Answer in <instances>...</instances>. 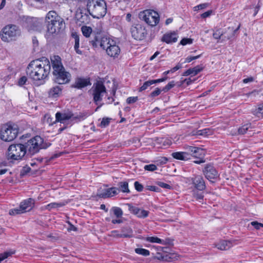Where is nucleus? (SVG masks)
Instances as JSON below:
<instances>
[{
    "label": "nucleus",
    "instance_id": "7",
    "mask_svg": "<svg viewBox=\"0 0 263 263\" xmlns=\"http://www.w3.org/2000/svg\"><path fill=\"white\" fill-rule=\"evenodd\" d=\"M26 155L25 147L24 144H12L8 149V159L21 160Z\"/></svg>",
    "mask_w": 263,
    "mask_h": 263
},
{
    "label": "nucleus",
    "instance_id": "40",
    "mask_svg": "<svg viewBox=\"0 0 263 263\" xmlns=\"http://www.w3.org/2000/svg\"><path fill=\"white\" fill-rule=\"evenodd\" d=\"M114 214L117 217H121L123 215V212L121 208L118 207H113L111 210Z\"/></svg>",
    "mask_w": 263,
    "mask_h": 263
},
{
    "label": "nucleus",
    "instance_id": "30",
    "mask_svg": "<svg viewBox=\"0 0 263 263\" xmlns=\"http://www.w3.org/2000/svg\"><path fill=\"white\" fill-rule=\"evenodd\" d=\"M118 193L122 192L124 193H129L130 191L128 189V183L126 181H122L118 183Z\"/></svg>",
    "mask_w": 263,
    "mask_h": 263
},
{
    "label": "nucleus",
    "instance_id": "2",
    "mask_svg": "<svg viewBox=\"0 0 263 263\" xmlns=\"http://www.w3.org/2000/svg\"><path fill=\"white\" fill-rule=\"evenodd\" d=\"M50 60L55 82L59 84L69 83L71 79V74L65 70L61 58L59 55H53L50 58Z\"/></svg>",
    "mask_w": 263,
    "mask_h": 263
},
{
    "label": "nucleus",
    "instance_id": "32",
    "mask_svg": "<svg viewBox=\"0 0 263 263\" xmlns=\"http://www.w3.org/2000/svg\"><path fill=\"white\" fill-rule=\"evenodd\" d=\"M185 149L187 151L186 152H188L190 156H193V157H196V154L199 152V151H201V149L197 147L192 146H186L185 147Z\"/></svg>",
    "mask_w": 263,
    "mask_h": 263
},
{
    "label": "nucleus",
    "instance_id": "57",
    "mask_svg": "<svg viewBox=\"0 0 263 263\" xmlns=\"http://www.w3.org/2000/svg\"><path fill=\"white\" fill-rule=\"evenodd\" d=\"M248 127L246 125H244L242 126L241 127L239 128L238 129V133L240 134H245L247 130H248Z\"/></svg>",
    "mask_w": 263,
    "mask_h": 263
},
{
    "label": "nucleus",
    "instance_id": "27",
    "mask_svg": "<svg viewBox=\"0 0 263 263\" xmlns=\"http://www.w3.org/2000/svg\"><path fill=\"white\" fill-rule=\"evenodd\" d=\"M215 246L219 250H226L232 247V243L230 241L223 240L215 244Z\"/></svg>",
    "mask_w": 263,
    "mask_h": 263
},
{
    "label": "nucleus",
    "instance_id": "8",
    "mask_svg": "<svg viewBox=\"0 0 263 263\" xmlns=\"http://www.w3.org/2000/svg\"><path fill=\"white\" fill-rule=\"evenodd\" d=\"M139 16L140 18L152 26H155L159 22V15L153 10H144L140 13Z\"/></svg>",
    "mask_w": 263,
    "mask_h": 263
},
{
    "label": "nucleus",
    "instance_id": "10",
    "mask_svg": "<svg viewBox=\"0 0 263 263\" xmlns=\"http://www.w3.org/2000/svg\"><path fill=\"white\" fill-rule=\"evenodd\" d=\"M132 36L137 40H143L147 35L145 28L141 24H136L130 28Z\"/></svg>",
    "mask_w": 263,
    "mask_h": 263
},
{
    "label": "nucleus",
    "instance_id": "56",
    "mask_svg": "<svg viewBox=\"0 0 263 263\" xmlns=\"http://www.w3.org/2000/svg\"><path fill=\"white\" fill-rule=\"evenodd\" d=\"M157 184L159 186L163 187L164 189H170L171 188V186L169 184H166L164 182H158Z\"/></svg>",
    "mask_w": 263,
    "mask_h": 263
},
{
    "label": "nucleus",
    "instance_id": "11",
    "mask_svg": "<svg viewBox=\"0 0 263 263\" xmlns=\"http://www.w3.org/2000/svg\"><path fill=\"white\" fill-rule=\"evenodd\" d=\"M58 21H54L55 23L51 25H47V33L46 37L48 38L50 34L59 31L64 26L63 19L61 17H57Z\"/></svg>",
    "mask_w": 263,
    "mask_h": 263
},
{
    "label": "nucleus",
    "instance_id": "64",
    "mask_svg": "<svg viewBox=\"0 0 263 263\" xmlns=\"http://www.w3.org/2000/svg\"><path fill=\"white\" fill-rule=\"evenodd\" d=\"M111 222L114 224L121 223L122 222V220L121 219H112Z\"/></svg>",
    "mask_w": 263,
    "mask_h": 263
},
{
    "label": "nucleus",
    "instance_id": "12",
    "mask_svg": "<svg viewBox=\"0 0 263 263\" xmlns=\"http://www.w3.org/2000/svg\"><path fill=\"white\" fill-rule=\"evenodd\" d=\"M239 26H238V27L235 30L229 27L228 30L231 33L230 34H228L227 36L224 35V36L223 35L226 33V32H223L220 29H216L213 33V36L214 39L217 40H220L221 39V37L222 41L229 40L235 35V32L239 29Z\"/></svg>",
    "mask_w": 263,
    "mask_h": 263
},
{
    "label": "nucleus",
    "instance_id": "35",
    "mask_svg": "<svg viewBox=\"0 0 263 263\" xmlns=\"http://www.w3.org/2000/svg\"><path fill=\"white\" fill-rule=\"evenodd\" d=\"M145 240L152 243H157L163 245L166 244V242L164 240L155 236L147 237L145 238Z\"/></svg>",
    "mask_w": 263,
    "mask_h": 263
},
{
    "label": "nucleus",
    "instance_id": "3",
    "mask_svg": "<svg viewBox=\"0 0 263 263\" xmlns=\"http://www.w3.org/2000/svg\"><path fill=\"white\" fill-rule=\"evenodd\" d=\"M87 10L93 17L100 18L103 17L107 12V6L104 0H88Z\"/></svg>",
    "mask_w": 263,
    "mask_h": 263
},
{
    "label": "nucleus",
    "instance_id": "21",
    "mask_svg": "<svg viewBox=\"0 0 263 263\" xmlns=\"http://www.w3.org/2000/svg\"><path fill=\"white\" fill-rule=\"evenodd\" d=\"M63 87L60 86H54L48 91V96L50 98H57L59 97L62 93Z\"/></svg>",
    "mask_w": 263,
    "mask_h": 263
},
{
    "label": "nucleus",
    "instance_id": "23",
    "mask_svg": "<svg viewBox=\"0 0 263 263\" xmlns=\"http://www.w3.org/2000/svg\"><path fill=\"white\" fill-rule=\"evenodd\" d=\"M43 23L42 19L33 18L31 21L30 28L33 30L40 31L43 28Z\"/></svg>",
    "mask_w": 263,
    "mask_h": 263
},
{
    "label": "nucleus",
    "instance_id": "48",
    "mask_svg": "<svg viewBox=\"0 0 263 263\" xmlns=\"http://www.w3.org/2000/svg\"><path fill=\"white\" fill-rule=\"evenodd\" d=\"M135 189L138 192H142L143 190V186L140 184L138 181H135L134 183Z\"/></svg>",
    "mask_w": 263,
    "mask_h": 263
},
{
    "label": "nucleus",
    "instance_id": "53",
    "mask_svg": "<svg viewBox=\"0 0 263 263\" xmlns=\"http://www.w3.org/2000/svg\"><path fill=\"white\" fill-rule=\"evenodd\" d=\"M27 80V78L25 76L22 77L18 81V85L20 86H23L24 85Z\"/></svg>",
    "mask_w": 263,
    "mask_h": 263
},
{
    "label": "nucleus",
    "instance_id": "6",
    "mask_svg": "<svg viewBox=\"0 0 263 263\" xmlns=\"http://www.w3.org/2000/svg\"><path fill=\"white\" fill-rule=\"evenodd\" d=\"M18 27L15 25H8L4 27L1 31L2 40L4 42H10L15 40L20 35Z\"/></svg>",
    "mask_w": 263,
    "mask_h": 263
},
{
    "label": "nucleus",
    "instance_id": "18",
    "mask_svg": "<svg viewBox=\"0 0 263 263\" xmlns=\"http://www.w3.org/2000/svg\"><path fill=\"white\" fill-rule=\"evenodd\" d=\"M20 204L23 212L25 213L32 209L34 205V200L32 198H29L21 202Z\"/></svg>",
    "mask_w": 263,
    "mask_h": 263
},
{
    "label": "nucleus",
    "instance_id": "45",
    "mask_svg": "<svg viewBox=\"0 0 263 263\" xmlns=\"http://www.w3.org/2000/svg\"><path fill=\"white\" fill-rule=\"evenodd\" d=\"M162 89H160L159 88L157 87L149 95V97L152 98H154L157 96H158L161 92Z\"/></svg>",
    "mask_w": 263,
    "mask_h": 263
},
{
    "label": "nucleus",
    "instance_id": "51",
    "mask_svg": "<svg viewBox=\"0 0 263 263\" xmlns=\"http://www.w3.org/2000/svg\"><path fill=\"white\" fill-rule=\"evenodd\" d=\"M138 100V97H128L126 100V102L128 104H132L137 101Z\"/></svg>",
    "mask_w": 263,
    "mask_h": 263
},
{
    "label": "nucleus",
    "instance_id": "36",
    "mask_svg": "<svg viewBox=\"0 0 263 263\" xmlns=\"http://www.w3.org/2000/svg\"><path fill=\"white\" fill-rule=\"evenodd\" d=\"M65 205L64 202H52L45 206V209L49 211L53 209H58L60 207H62Z\"/></svg>",
    "mask_w": 263,
    "mask_h": 263
},
{
    "label": "nucleus",
    "instance_id": "63",
    "mask_svg": "<svg viewBox=\"0 0 263 263\" xmlns=\"http://www.w3.org/2000/svg\"><path fill=\"white\" fill-rule=\"evenodd\" d=\"M77 230V228L71 224H70V227L68 228V231H76Z\"/></svg>",
    "mask_w": 263,
    "mask_h": 263
},
{
    "label": "nucleus",
    "instance_id": "49",
    "mask_svg": "<svg viewBox=\"0 0 263 263\" xmlns=\"http://www.w3.org/2000/svg\"><path fill=\"white\" fill-rule=\"evenodd\" d=\"M109 122H110V119L103 118L102 121L101 122V126L102 127H105L109 125Z\"/></svg>",
    "mask_w": 263,
    "mask_h": 263
},
{
    "label": "nucleus",
    "instance_id": "25",
    "mask_svg": "<svg viewBox=\"0 0 263 263\" xmlns=\"http://www.w3.org/2000/svg\"><path fill=\"white\" fill-rule=\"evenodd\" d=\"M172 156L174 158L180 160L185 161L190 159V154L188 152H174L172 154Z\"/></svg>",
    "mask_w": 263,
    "mask_h": 263
},
{
    "label": "nucleus",
    "instance_id": "31",
    "mask_svg": "<svg viewBox=\"0 0 263 263\" xmlns=\"http://www.w3.org/2000/svg\"><path fill=\"white\" fill-rule=\"evenodd\" d=\"M111 41H114L107 37L106 36H102V40H101L100 42V47L106 50V49L109 47Z\"/></svg>",
    "mask_w": 263,
    "mask_h": 263
},
{
    "label": "nucleus",
    "instance_id": "17",
    "mask_svg": "<svg viewBox=\"0 0 263 263\" xmlns=\"http://www.w3.org/2000/svg\"><path fill=\"white\" fill-rule=\"evenodd\" d=\"M106 52L109 56L116 58L120 53V49L115 41H111L109 47L106 49Z\"/></svg>",
    "mask_w": 263,
    "mask_h": 263
},
{
    "label": "nucleus",
    "instance_id": "59",
    "mask_svg": "<svg viewBox=\"0 0 263 263\" xmlns=\"http://www.w3.org/2000/svg\"><path fill=\"white\" fill-rule=\"evenodd\" d=\"M182 67V65L180 63H178L175 67L172 68L170 71L172 73L175 72L178 69H180Z\"/></svg>",
    "mask_w": 263,
    "mask_h": 263
},
{
    "label": "nucleus",
    "instance_id": "13",
    "mask_svg": "<svg viewBox=\"0 0 263 263\" xmlns=\"http://www.w3.org/2000/svg\"><path fill=\"white\" fill-rule=\"evenodd\" d=\"M118 194V190L116 187H112L107 189L100 188L98 190L97 196L102 198L112 197Z\"/></svg>",
    "mask_w": 263,
    "mask_h": 263
},
{
    "label": "nucleus",
    "instance_id": "29",
    "mask_svg": "<svg viewBox=\"0 0 263 263\" xmlns=\"http://www.w3.org/2000/svg\"><path fill=\"white\" fill-rule=\"evenodd\" d=\"M102 36L100 33H97L93 35V38L90 40L89 42L91 43L93 47H97L100 46L101 40H102Z\"/></svg>",
    "mask_w": 263,
    "mask_h": 263
},
{
    "label": "nucleus",
    "instance_id": "28",
    "mask_svg": "<svg viewBox=\"0 0 263 263\" xmlns=\"http://www.w3.org/2000/svg\"><path fill=\"white\" fill-rule=\"evenodd\" d=\"M203 69V67L200 65H198L197 66L194 67L192 68H190L184 72L183 76H187L191 74H193V76L196 75L199 72L202 71Z\"/></svg>",
    "mask_w": 263,
    "mask_h": 263
},
{
    "label": "nucleus",
    "instance_id": "22",
    "mask_svg": "<svg viewBox=\"0 0 263 263\" xmlns=\"http://www.w3.org/2000/svg\"><path fill=\"white\" fill-rule=\"evenodd\" d=\"M72 116V114L70 112L63 113L58 112L55 114V121L64 123L66 120L71 118Z\"/></svg>",
    "mask_w": 263,
    "mask_h": 263
},
{
    "label": "nucleus",
    "instance_id": "37",
    "mask_svg": "<svg viewBox=\"0 0 263 263\" xmlns=\"http://www.w3.org/2000/svg\"><path fill=\"white\" fill-rule=\"evenodd\" d=\"M252 114L258 118H263V105L260 104L257 108L252 111Z\"/></svg>",
    "mask_w": 263,
    "mask_h": 263
},
{
    "label": "nucleus",
    "instance_id": "41",
    "mask_svg": "<svg viewBox=\"0 0 263 263\" xmlns=\"http://www.w3.org/2000/svg\"><path fill=\"white\" fill-rule=\"evenodd\" d=\"M135 252L144 256H148L150 254L148 250L142 248H136L135 249Z\"/></svg>",
    "mask_w": 263,
    "mask_h": 263
},
{
    "label": "nucleus",
    "instance_id": "47",
    "mask_svg": "<svg viewBox=\"0 0 263 263\" xmlns=\"http://www.w3.org/2000/svg\"><path fill=\"white\" fill-rule=\"evenodd\" d=\"M144 168L146 171L153 172L156 170L157 169V167L155 164H151L145 165Z\"/></svg>",
    "mask_w": 263,
    "mask_h": 263
},
{
    "label": "nucleus",
    "instance_id": "39",
    "mask_svg": "<svg viewBox=\"0 0 263 263\" xmlns=\"http://www.w3.org/2000/svg\"><path fill=\"white\" fill-rule=\"evenodd\" d=\"M83 34L86 37H89L92 32V29L90 27L83 26L81 28Z\"/></svg>",
    "mask_w": 263,
    "mask_h": 263
},
{
    "label": "nucleus",
    "instance_id": "20",
    "mask_svg": "<svg viewBox=\"0 0 263 263\" xmlns=\"http://www.w3.org/2000/svg\"><path fill=\"white\" fill-rule=\"evenodd\" d=\"M90 85L91 83L89 78L84 79L78 78L76 79L74 84L73 85V87L80 89Z\"/></svg>",
    "mask_w": 263,
    "mask_h": 263
},
{
    "label": "nucleus",
    "instance_id": "62",
    "mask_svg": "<svg viewBox=\"0 0 263 263\" xmlns=\"http://www.w3.org/2000/svg\"><path fill=\"white\" fill-rule=\"evenodd\" d=\"M147 189L152 191H157L158 188L155 186L150 185L147 186Z\"/></svg>",
    "mask_w": 263,
    "mask_h": 263
},
{
    "label": "nucleus",
    "instance_id": "44",
    "mask_svg": "<svg viewBox=\"0 0 263 263\" xmlns=\"http://www.w3.org/2000/svg\"><path fill=\"white\" fill-rule=\"evenodd\" d=\"M153 85L151 80L145 82L139 88V91L141 92L146 90L149 86Z\"/></svg>",
    "mask_w": 263,
    "mask_h": 263
},
{
    "label": "nucleus",
    "instance_id": "15",
    "mask_svg": "<svg viewBox=\"0 0 263 263\" xmlns=\"http://www.w3.org/2000/svg\"><path fill=\"white\" fill-rule=\"evenodd\" d=\"M191 180L195 189L199 191H203L205 189L206 185L202 176L195 175L191 178Z\"/></svg>",
    "mask_w": 263,
    "mask_h": 263
},
{
    "label": "nucleus",
    "instance_id": "50",
    "mask_svg": "<svg viewBox=\"0 0 263 263\" xmlns=\"http://www.w3.org/2000/svg\"><path fill=\"white\" fill-rule=\"evenodd\" d=\"M251 224L257 230L260 229V228H263V224L257 221H252Z\"/></svg>",
    "mask_w": 263,
    "mask_h": 263
},
{
    "label": "nucleus",
    "instance_id": "4",
    "mask_svg": "<svg viewBox=\"0 0 263 263\" xmlns=\"http://www.w3.org/2000/svg\"><path fill=\"white\" fill-rule=\"evenodd\" d=\"M18 133V127L16 124L12 123H8L2 126L0 138L4 141H11L17 137Z\"/></svg>",
    "mask_w": 263,
    "mask_h": 263
},
{
    "label": "nucleus",
    "instance_id": "42",
    "mask_svg": "<svg viewBox=\"0 0 263 263\" xmlns=\"http://www.w3.org/2000/svg\"><path fill=\"white\" fill-rule=\"evenodd\" d=\"M24 213V212H23L22 208H21V204L20 205L19 208L12 209L9 211V214L11 215H15Z\"/></svg>",
    "mask_w": 263,
    "mask_h": 263
},
{
    "label": "nucleus",
    "instance_id": "52",
    "mask_svg": "<svg viewBox=\"0 0 263 263\" xmlns=\"http://www.w3.org/2000/svg\"><path fill=\"white\" fill-rule=\"evenodd\" d=\"M192 40L191 39H188V38L183 39L180 42V44L182 45H185L187 44H192Z\"/></svg>",
    "mask_w": 263,
    "mask_h": 263
},
{
    "label": "nucleus",
    "instance_id": "43",
    "mask_svg": "<svg viewBox=\"0 0 263 263\" xmlns=\"http://www.w3.org/2000/svg\"><path fill=\"white\" fill-rule=\"evenodd\" d=\"M14 253V251H7L0 254V261L7 258Z\"/></svg>",
    "mask_w": 263,
    "mask_h": 263
},
{
    "label": "nucleus",
    "instance_id": "16",
    "mask_svg": "<svg viewBox=\"0 0 263 263\" xmlns=\"http://www.w3.org/2000/svg\"><path fill=\"white\" fill-rule=\"evenodd\" d=\"M127 205L130 213L136 215L138 218H144L148 216L149 214L148 211L141 209L138 207L132 205L131 204L128 203Z\"/></svg>",
    "mask_w": 263,
    "mask_h": 263
},
{
    "label": "nucleus",
    "instance_id": "26",
    "mask_svg": "<svg viewBox=\"0 0 263 263\" xmlns=\"http://www.w3.org/2000/svg\"><path fill=\"white\" fill-rule=\"evenodd\" d=\"M133 230L128 226L123 227L121 229V233L118 234L119 238H131L133 237Z\"/></svg>",
    "mask_w": 263,
    "mask_h": 263
},
{
    "label": "nucleus",
    "instance_id": "5",
    "mask_svg": "<svg viewBox=\"0 0 263 263\" xmlns=\"http://www.w3.org/2000/svg\"><path fill=\"white\" fill-rule=\"evenodd\" d=\"M24 146L25 147L27 156H32L37 153L40 149L44 148L43 139L39 136H36L28 140Z\"/></svg>",
    "mask_w": 263,
    "mask_h": 263
},
{
    "label": "nucleus",
    "instance_id": "33",
    "mask_svg": "<svg viewBox=\"0 0 263 263\" xmlns=\"http://www.w3.org/2000/svg\"><path fill=\"white\" fill-rule=\"evenodd\" d=\"M76 18L78 23H80V25H81V24H86L88 22V16L86 14H83L82 13L77 14Z\"/></svg>",
    "mask_w": 263,
    "mask_h": 263
},
{
    "label": "nucleus",
    "instance_id": "1",
    "mask_svg": "<svg viewBox=\"0 0 263 263\" xmlns=\"http://www.w3.org/2000/svg\"><path fill=\"white\" fill-rule=\"evenodd\" d=\"M50 70V61L46 58L42 57L29 63L26 69V74L34 82L42 83L48 78Z\"/></svg>",
    "mask_w": 263,
    "mask_h": 263
},
{
    "label": "nucleus",
    "instance_id": "9",
    "mask_svg": "<svg viewBox=\"0 0 263 263\" xmlns=\"http://www.w3.org/2000/svg\"><path fill=\"white\" fill-rule=\"evenodd\" d=\"M91 90L93 100L96 105H98L99 102L102 101L104 95L106 93V88L102 82L98 81L93 84Z\"/></svg>",
    "mask_w": 263,
    "mask_h": 263
},
{
    "label": "nucleus",
    "instance_id": "38",
    "mask_svg": "<svg viewBox=\"0 0 263 263\" xmlns=\"http://www.w3.org/2000/svg\"><path fill=\"white\" fill-rule=\"evenodd\" d=\"M213 133V130L210 128H205L203 129L199 130L197 132V135H201L204 136H208L211 135Z\"/></svg>",
    "mask_w": 263,
    "mask_h": 263
},
{
    "label": "nucleus",
    "instance_id": "19",
    "mask_svg": "<svg viewBox=\"0 0 263 263\" xmlns=\"http://www.w3.org/2000/svg\"><path fill=\"white\" fill-rule=\"evenodd\" d=\"M177 34L175 32H172L164 34L161 41L167 44H171L177 42Z\"/></svg>",
    "mask_w": 263,
    "mask_h": 263
},
{
    "label": "nucleus",
    "instance_id": "34",
    "mask_svg": "<svg viewBox=\"0 0 263 263\" xmlns=\"http://www.w3.org/2000/svg\"><path fill=\"white\" fill-rule=\"evenodd\" d=\"M72 37L74 40V50H75L76 52L79 54H82V51L79 49V36L78 34L76 32L72 33Z\"/></svg>",
    "mask_w": 263,
    "mask_h": 263
},
{
    "label": "nucleus",
    "instance_id": "61",
    "mask_svg": "<svg viewBox=\"0 0 263 263\" xmlns=\"http://www.w3.org/2000/svg\"><path fill=\"white\" fill-rule=\"evenodd\" d=\"M254 81V78L252 77H249L248 78H246V79H244L243 80V82L244 83H249V82H252Z\"/></svg>",
    "mask_w": 263,
    "mask_h": 263
},
{
    "label": "nucleus",
    "instance_id": "24",
    "mask_svg": "<svg viewBox=\"0 0 263 263\" xmlns=\"http://www.w3.org/2000/svg\"><path fill=\"white\" fill-rule=\"evenodd\" d=\"M57 17H61L59 16L57 13L54 11H49L46 15L45 20L47 23V25H51L53 23H54V21H57Z\"/></svg>",
    "mask_w": 263,
    "mask_h": 263
},
{
    "label": "nucleus",
    "instance_id": "14",
    "mask_svg": "<svg viewBox=\"0 0 263 263\" xmlns=\"http://www.w3.org/2000/svg\"><path fill=\"white\" fill-rule=\"evenodd\" d=\"M203 173L206 178L211 181L212 179H215L219 176L216 168L210 164H206L205 166Z\"/></svg>",
    "mask_w": 263,
    "mask_h": 263
},
{
    "label": "nucleus",
    "instance_id": "60",
    "mask_svg": "<svg viewBox=\"0 0 263 263\" xmlns=\"http://www.w3.org/2000/svg\"><path fill=\"white\" fill-rule=\"evenodd\" d=\"M212 10H209V11L202 13L201 15V16L202 18H206L207 17H209V16H210L211 14H212Z\"/></svg>",
    "mask_w": 263,
    "mask_h": 263
},
{
    "label": "nucleus",
    "instance_id": "46",
    "mask_svg": "<svg viewBox=\"0 0 263 263\" xmlns=\"http://www.w3.org/2000/svg\"><path fill=\"white\" fill-rule=\"evenodd\" d=\"M175 85L174 81H171L169 82L165 87H164L162 90L164 92H167L171 88L174 87Z\"/></svg>",
    "mask_w": 263,
    "mask_h": 263
},
{
    "label": "nucleus",
    "instance_id": "58",
    "mask_svg": "<svg viewBox=\"0 0 263 263\" xmlns=\"http://www.w3.org/2000/svg\"><path fill=\"white\" fill-rule=\"evenodd\" d=\"M206 6H207L206 4H200V5L194 7V10L196 11L197 10L203 9L205 8L206 7Z\"/></svg>",
    "mask_w": 263,
    "mask_h": 263
},
{
    "label": "nucleus",
    "instance_id": "55",
    "mask_svg": "<svg viewBox=\"0 0 263 263\" xmlns=\"http://www.w3.org/2000/svg\"><path fill=\"white\" fill-rule=\"evenodd\" d=\"M194 197L198 200H202L203 198V195L202 193L198 192H195L194 193Z\"/></svg>",
    "mask_w": 263,
    "mask_h": 263
},
{
    "label": "nucleus",
    "instance_id": "54",
    "mask_svg": "<svg viewBox=\"0 0 263 263\" xmlns=\"http://www.w3.org/2000/svg\"><path fill=\"white\" fill-rule=\"evenodd\" d=\"M45 117L47 118V122L49 124V125H52L54 123H55L57 122V121H55V120L53 121H52L53 119L52 118H51L48 115H46Z\"/></svg>",
    "mask_w": 263,
    "mask_h": 263
}]
</instances>
